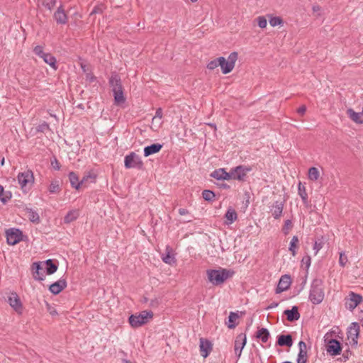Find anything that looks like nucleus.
Returning <instances> with one entry per match:
<instances>
[{
	"label": "nucleus",
	"instance_id": "nucleus-59",
	"mask_svg": "<svg viewBox=\"0 0 363 363\" xmlns=\"http://www.w3.org/2000/svg\"><path fill=\"white\" fill-rule=\"evenodd\" d=\"M178 212L181 216H184L189 213V211L186 208H179Z\"/></svg>",
	"mask_w": 363,
	"mask_h": 363
},
{
	"label": "nucleus",
	"instance_id": "nucleus-27",
	"mask_svg": "<svg viewBox=\"0 0 363 363\" xmlns=\"http://www.w3.org/2000/svg\"><path fill=\"white\" fill-rule=\"evenodd\" d=\"M298 193L301 198L303 204L306 206H308V194L306 192L305 186L303 185L301 182H299L298 184Z\"/></svg>",
	"mask_w": 363,
	"mask_h": 363
},
{
	"label": "nucleus",
	"instance_id": "nucleus-31",
	"mask_svg": "<svg viewBox=\"0 0 363 363\" xmlns=\"http://www.w3.org/2000/svg\"><path fill=\"white\" fill-rule=\"evenodd\" d=\"M41 58L55 70L57 69V66L56 65V58L50 53L45 52Z\"/></svg>",
	"mask_w": 363,
	"mask_h": 363
},
{
	"label": "nucleus",
	"instance_id": "nucleus-54",
	"mask_svg": "<svg viewBox=\"0 0 363 363\" xmlns=\"http://www.w3.org/2000/svg\"><path fill=\"white\" fill-rule=\"evenodd\" d=\"M159 118V119H161L162 118V109L161 108H158L157 110H156V113H155V116L153 117L152 118V121H154L155 120H156L157 118Z\"/></svg>",
	"mask_w": 363,
	"mask_h": 363
},
{
	"label": "nucleus",
	"instance_id": "nucleus-33",
	"mask_svg": "<svg viewBox=\"0 0 363 363\" xmlns=\"http://www.w3.org/2000/svg\"><path fill=\"white\" fill-rule=\"evenodd\" d=\"M298 238L296 235L293 236L290 241L289 250L291 252L293 256H295L297 253L296 249L298 248Z\"/></svg>",
	"mask_w": 363,
	"mask_h": 363
},
{
	"label": "nucleus",
	"instance_id": "nucleus-20",
	"mask_svg": "<svg viewBox=\"0 0 363 363\" xmlns=\"http://www.w3.org/2000/svg\"><path fill=\"white\" fill-rule=\"evenodd\" d=\"M67 287V281L64 279H60L55 283L50 285L49 290L50 291L57 295L60 294L63 289Z\"/></svg>",
	"mask_w": 363,
	"mask_h": 363
},
{
	"label": "nucleus",
	"instance_id": "nucleus-23",
	"mask_svg": "<svg viewBox=\"0 0 363 363\" xmlns=\"http://www.w3.org/2000/svg\"><path fill=\"white\" fill-rule=\"evenodd\" d=\"M33 277L36 280L43 281L45 279V272L40 263L35 262L33 264Z\"/></svg>",
	"mask_w": 363,
	"mask_h": 363
},
{
	"label": "nucleus",
	"instance_id": "nucleus-9",
	"mask_svg": "<svg viewBox=\"0 0 363 363\" xmlns=\"http://www.w3.org/2000/svg\"><path fill=\"white\" fill-rule=\"evenodd\" d=\"M252 167L250 166L239 165L230 169V174L232 179L238 181H244L247 172L252 171Z\"/></svg>",
	"mask_w": 363,
	"mask_h": 363
},
{
	"label": "nucleus",
	"instance_id": "nucleus-30",
	"mask_svg": "<svg viewBox=\"0 0 363 363\" xmlns=\"http://www.w3.org/2000/svg\"><path fill=\"white\" fill-rule=\"evenodd\" d=\"M69 179L70 182V184L72 187L74 188L75 189L78 190L79 189L81 186V183L79 179V177L77 174L74 172H70L69 174Z\"/></svg>",
	"mask_w": 363,
	"mask_h": 363
},
{
	"label": "nucleus",
	"instance_id": "nucleus-57",
	"mask_svg": "<svg viewBox=\"0 0 363 363\" xmlns=\"http://www.w3.org/2000/svg\"><path fill=\"white\" fill-rule=\"evenodd\" d=\"M306 107L304 105L300 106L297 110L298 113L300 115H303L306 113Z\"/></svg>",
	"mask_w": 363,
	"mask_h": 363
},
{
	"label": "nucleus",
	"instance_id": "nucleus-56",
	"mask_svg": "<svg viewBox=\"0 0 363 363\" xmlns=\"http://www.w3.org/2000/svg\"><path fill=\"white\" fill-rule=\"evenodd\" d=\"M299 351L307 352L306 351V344L303 341H300L298 343Z\"/></svg>",
	"mask_w": 363,
	"mask_h": 363
},
{
	"label": "nucleus",
	"instance_id": "nucleus-49",
	"mask_svg": "<svg viewBox=\"0 0 363 363\" xmlns=\"http://www.w3.org/2000/svg\"><path fill=\"white\" fill-rule=\"evenodd\" d=\"M258 26L261 28H264L267 26V19L264 16H259L257 18Z\"/></svg>",
	"mask_w": 363,
	"mask_h": 363
},
{
	"label": "nucleus",
	"instance_id": "nucleus-15",
	"mask_svg": "<svg viewBox=\"0 0 363 363\" xmlns=\"http://www.w3.org/2000/svg\"><path fill=\"white\" fill-rule=\"evenodd\" d=\"M199 350L201 355L206 358L213 350V345L208 339L201 337L199 340Z\"/></svg>",
	"mask_w": 363,
	"mask_h": 363
},
{
	"label": "nucleus",
	"instance_id": "nucleus-55",
	"mask_svg": "<svg viewBox=\"0 0 363 363\" xmlns=\"http://www.w3.org/2000/svg\"><path fill=\"white\" fill-rule=\"evenodd\" d=\"M102 13V8L101 6H95L93 10L91 11L90 15L96 14V13Z\"/></svg>",
	"mask_w": 363,
	"mask_h": 363
},
{
	"label": "nucleus",
	"instance_id": "nucleus-50",
	"mask_svg": "<svg viewBox=\"0 0 363 363\" xmlns=\"http://www.w3.org/2000/svg\"><path fill=\"white\" fill-rule=\"evenodd\" d=\"M347 262V257L345 255L344 252H340V258H339V263L342 267H345L346 263Z\"/></svg>",
	"mask_w": 363,
	"mask_h": 363
},
{
	"label": "nucleus",
	"instance_id": "nucleus-52",
	"mask_svg": "<svg viewBox=\"0 0 363 363\" xmlns=\"http://www.w3.org/2000/svg\"><path fill=\"white\" fill-rule=\"evenodd\" d=\"M52 167L55 170H60V164L58 160L55 157L52 160H51Z\"/></svg>",
	"mask_w": 363,
	"mask_h": 363
},
{
	"label": "nucleus",
	"instance_id": "nucleus-21",
	"mask_svg": "<svg viewBox=\"0 0 363 363\" xmlns=\"http://www.w3.org/2000/svg\"><path fill=\"white\" fill-rule=\"evenodd\" d=\"M211 176L217 180H230L232 179L230 171L227 172L223 168L216 169L211 174Z\"/></svg>",
	"mask_w": 363,
	"mask_h": 363
},
{
	"label": "nucleus",
	"instance_id": "nucleus-63",
	"mask_svg": "<svg viewBox=\"0 0 363 363\" xmlns=\"http://www.w3.org/2000/svg\"><path fill=\"white\" fill-rule=\"evenodd\" d=\"M220 186H221L222 188H223V189H229V188H230V186H229V185H228L227 184H222L220 185Z\"/></svg>",
	"mask_w": 363,
	"mask_h": 363
},
{
	"label": "nucleus",
	"instance_id": "nucleus-13",
	"mask_svg": "<svg viewBox=\"0 0 363 363\" xmlns=\"http://www.w3.org/2000/svg\"><path fill=\"white\" fill-rule=\"evenodd\" d=\"M341 343L336 339H330L327 342V352L331 356L340 354L342 352Z\"/></svg>",
	"mask_w": 363,
	"mask_h": 363
},
{
	"label": "nucleus",
	"instance_id": "nucleus-43",
	"mask_svg": "<svg viewBox=\"0 0 363 363\" xmlns=\"http://www.w3.org/2000/svg\"><path fill=\"white\" fill-rule=\"evenodd\" d=\"M4 189L2 185L0 184V201L3 203H6L8 200H9L11 197V194L8 192L6 194L5 196H4Z\"/></svg>",
	"mask_w": 363,
	"mask_h": 363
},
{
	"label": "nucleus",
	"instance_id": "nucleus-36",
	"mask_svg": "<svg viewBox=\"0 0 363 363\" xmlns=\"http://www.w3.org/2000/svg\"><path fill=\"white\" fill-rule=\"evenodd\" d=\"M49 191L51 194L59 193L61 190L60 182L58 180L52 181L49 186Z\"/></svg>",
	"mask_w": 363,
	"mask_h": 363
},
{
	"label": "nucleus",
	"instance_id": "nucleus-45",
	"mask_svg": "<svg viewBox=\"0 0 363 363\" xmlns=\"http://www.w3.org/2000/svg\"><path fill=\"white\" fill-rule=\"evenodd\" d=\"M324 245V242L323 239H318L315 241L314 245H313V250H315V254L316 255L318 251L323 248Z\"/></svg>",
	"mask_w": 363,
	"mask_h": 363
},
{
	"label": "nucleus",
	"instance_id": "nucleus-38",
	"mask_svg": "<svg viewBox=\"0 0 363 363\" xmlns=\"http://www.w3.org/2000/svg\"><path fill=\"white\" fill-rule=\"evenodd\" d=\"M202 196L205 201H213L215 199V194L211 190H203L202 192Z\"/></svg>",
	"mask_w": 363,
	"mask_h": 363
},
{
	"label": "nucleus",
	"instance_id": "nucleus-4",
	"mask_svg": "<svg viewBox=\"0 0 363 363\" xmlns=\"http://www.w3.org/2000/svg\"><path fill=\"white\" fill-rule=\"evenodd\" d=\"M153 318V313L151 311H143L139 313L132 314L129 318L130 325L137 328L147 323Z\"/></svg>",
	"mask_w": 363,
	"mask_h": 363
},
{
	"label": "nucleus",
	"instance_id": "nucleus-51",
	"mask_svg": "<svg viewBox=\"0 0 363 363\" xmlns=\"http://www.w3.org/2000/svg\"><path fill=\"white\" fill-rule=\"evenodd\" d=\"M30 219L32 222H39L40 220L38 214L34 211L30 212Z\"/></svg>",
	"mask_w": 363,
	"mask_h": 363
},
{
	"label": "nucleus",
	"instance_id": "nucleus-44",
	"mask_svg": "<svg viewBox=\"0 0 363 363\" xmlns=\"http://www.w3.org/2000/svg\"><path fill=\"white\" fill-rule=\"evenodd\" d=\"M352 355H353V352L350 349H347L344 351L342 357L340 358L339 360L341 362H345Z\"/></svg>",
	"mask_w": 363,
	"mask_h": 363
},
{
	"label": "nucleus",
	"instance_id": "nucleus-61",
	"mask_svg": "<svg viewBox=\"0 0 363 363\" xmlns=\"http://www.w3.org/2000/svg\"><path fill=\"white\" fill-rule=\"evenodd\" d=\"M88 178L85 177V175L83 177L82 179L80 181L81 186L83 185L84 183H86L88 181Z\"/></svg>",
	"mask_w": 363,
	"mask_h": 363
},
{
	"label": "nucleus",
	"instance_id": "nucleus-46",
	"mask_svg": "<svg viewBox=\"0 0 363 363\" xmlns=\"http://www.w3.org/2000/svg\"><path fill=\"white\" fill-rule=\"evenodd\" d=\"M307 352L299 351L298 354L297 363H306Z\"/></svg>",
	"mask_w": 363,
	"mask_h": 363
},
{
	"label": "nucleus",
	"instance_id": "nucleus-19",
	"mask_svg": "<svg viewBox=\"0 0 363 363\" xmlns=\"http://www.w3.org/2000/svg\"><path fill=\"white\" fill-rule=\"evenodd\" d=\"M172 252V248L169 245H167L165 252L161 255V258L164 263L169 265H173L176 263L177 259Z\"/></svg>",
	"mask_w": 363,
	"mask_h": 363
},
{
	"label": "nucleus",
	"instance_id": "nucleus-5",
	"mask_svg": "<svg viewBox=\"0 0 363 363\" xmlns=\"http://www.w3.org/2000/svg\"><path fill=\"white\" fill-rule=\"evenodd\" d=\"M237 60L238 52H231L227 60L224 57H219L218 64L222 72L225 74L230 73L233 69Z\"/></svg>",
	"mask_w": 363,
	"mask_h": 363
},
{
	"label": "nucleus",
	"instance_id": "nucleus-14",
	"mask_svg": "<svg viewBox=\"0 0 363 363\" xmlns=\"http://www.w3.org/2000/svg\"><path fill=\"white\" fill-rule=\"evenodd\" d=\"M8 302L11 308L18 314L23 313V305L19 296L15 292H12L8 297Z\"/></svg>",
	"mask_w": 363,
	"mask_h": 363
},
{
	"label": "nucleus",
	"instance_id": "nucleus-39",
	"mask_svg": "<svg viewBox=\"0 0 363 363\" xmlns=\"http://www.w3.org/2000/svg\"><path fill=\"white\" fill-rule=\"evenodd\" d=\"M293 228V223L292 220L290 219H288L285 220L284 224L282 228V232L284 235H288L289 233V231Z\"/></svg>",
	"mask_w": 363,
	"mask_h": 363
},
{
	"label": "nucleus",
	"instance_id": "nucleus-41",
	"mask_svg": "<svg viewBox=\"0 0 363 363\" xmlns=\"http://www.w3.org/2000/svg\"><path fill=\"white\" fill-rule=\"evenodd\" d=\"M35 130L37 133H45L46 131L50 130V129L49 124L47 122L44 121L42 123L39 124L35 128Z\"/></svg>",
	"mask_w": 363,
	"mask_h": 363
},
{
	"label": "nucleus",
	"instance_id": "nucleus-32",
	"mask_svg": "<svg viewBox=\"0 0 363 363\" xmlns=\"http://www.w3.org/2000/svg\"><path fill=\"white\" fill-rule=\"evenodd\" d=\"M79 213L77 210L69 211L65 216L64 221L65 223H69L75 220L79 217Z\"/></svg>",
	"mask_w": 363,
	"mask_h": 363
},
{
	"label": "nucleus",
	"instance_id": "nucleus-48",
	"mask_svg": "<svg viewBox=\"0 0 363 363\" xmlns=\"http://www.w3.org/2000/svg\"><path fill=\"white\" fill-rule=\"evenodd\" d=\"M34 53L40 57H42L45 55V52L43 51V48L40 45H37L33 49Z\"/></svg>",
	"mask_w": 363,
	"mask_h": 363
},
{
	"label": "nucleus",
	"instance_id": "nucleus-16",
	"mask_svg": "<svg viewBox=\"0 0 363 363\" xmlns=\"http://www.w3.org/2000/svg\"><path fill=\"white\" fill-rule=\"evenodd\" d=\"M53 18L57 24L65 25L67 23L68 17L62 4L58 6L54 13Z\"/></svg>",
	"mask_w": 363,
	"mask_h": 363
},
{
	"label": "nucleus",
	"instance_id": "nucleus-25",
	"mask_svg": "<svg viewBox=\"0 0 363 363\" xmlns=\"http://www.w3.org/2000/svg\"><path fill=\"white\" fill-rule=\"evenodd\" d=\"M277 344L279 346L291 347L293 345V339L291 335H280L278 336Z\"/></svg>",
	"mask_w": 363,
	"mask_h": 363
},
{
	"label": "nucleus",
	"instance_id": "nucleus-2",
	"mask_svg": "<svg viewBox=\"0 0 363 363\" xmlns=\"http://www.w3.org/2000/svg\"><path fill=\"white\" fill-rule=\"evenodd\" d=\"M208 279L215 286L220 285L228 278L233 277L234 272L227 269H208L206 272Z\"/></svg>",
	"mask_w": 363,
	"mask_h": 363
},
{
	"label": "nucleus",
	"instance_id": "nucleus-1",
	"mask_svg": "<svg viewBox=\"0 0 363 363\" xmlns=\"http://www.w3.org/2000/svg\"><path fill=\"white\" fill-rule=\"evenodd\" d=\"M324 297L323 281L321 279H313L311 285L309 300L312 303L318 305L323 301Z\"/></svg>",
	"mask_w": 363,
	"mask_h": 363
},
{
	"label": "nucleus",
	"instance_id": "nucleus-10",
	"mask_svg": "<svg viewBox=\"0 0 363 363\" xmlns=\"http://www.w3.org/2000/svg\"><path fill=\"white\" fill-rule=\"evenodd\" d=\"M7 243L10 245H14L23 239L22 231L17 228H11L6 231Z\"/></svg>",
	"mask_w": 363,
	"mask_h": 363
},
{
	"label": "nucleus",
	"instance_id": "nucleus-62",
	"mask_svg": "<svg viewBox=\"0 0 363 363\" xmlns=\"http://www.w3.org/2000/svg\"><path fill=\"white\" fill-rule=\"evenodd\" d=\"M320 7L319 6H313V11L314 12H317V11H320Z\"/></svg>",
	"mask_w": 363,
	"mask_h": 363
},
{
	"label": "nucleus",
	"instance_id": "nucleus-6",
	"mask_svg": "<svg viewBox=\"0 0 363 363\" xmlns=\"http://www.w3.org/2000/svg\"><path fill=\"white\" fill-rule=\"evenodd\" d=\"M124 166L126 169L135 168L138 169H142L143 167V162L139 155L134 152H132L125 157Z\"/></svg>",
	"mask_w": 363,
	"mask_h": 363
},
{
	"label": "nucleus",
	"instance_id": "nucleus-26",
	"mask_svg": "<svg viewBox=\"0 0 363 363\" xmlns=\"http://www.w3.org/2000/svg\"><path fill=\"white\" fill-rule=\"evenodd\" d=\"M347 114L349 118L357 123H363V113L355 112L352 108H348L347 110Z\"/></svg>",
	"mask_w": 363,
	"mask_h": 363
},
{
	"label": "nucleus",
	"instance_id": "nucleus-47",
	"mask_svg": "<svg viewBox=\"0 0 363 363\" xmlns=\"http://www.w3.org/2000/svg\"><path fill=\"white\" fill-rule=\"evenodd\" d=\"M218 66H219V64H218V58L209 62L207 65V68L210 70H213V69H216V67H218Z\"/></svg>",
	"mask_w": 363,
	"mask_h": 363
},
{
	"label": "nucleus",
	"instance_id": "nucleus-53",
	"mask_svg": "<svg viewBox=\"0 0 363 363\" xmlns=\"http://www.w3.org/2000/svg\"><path fill=\"white\" fill-rule=\"evenodd\" d=\"M301 262L306 265V268H309L311 266V259L309 256H305L303 257Z\"/></svg>",
	"mask_w": 363,
	"mask_h": 363
},
{
	"label": "nucleus",
	"instance_id": "nucleus-7",
	"mask_svg": "<svg viewBox=\"0 0 363 363\" xmlns=\"http://www.w3.org/2000/svg\"><path fill=\"white\" fill-rule=\"evenodd\" d=\"M359 328V325L357 322L352 323L347 328V336L352 347H356L358 344Z\"/></svg>",
	"mask_w": 363,
	"mask_h": 363
},
{
	"label": "nucleus",
	"instance_id": "nucleus-11",
	"mask_svg": "<svg viewBox=\"0 0 363 363\" xmlns=\"http://www.w3.org/2000/svg\"><path fill=\"white\" fill-rule=\"evenodd\" d=\"M18 181L21 189H25L27 186H31L34 182V176L31 170L28 169L23 172H20L18 175Z\"/></svg>",
	"mask_w": 363,
	"mask_h": 363
},
{
	"label": "nucleus",
	"instance_id": "nucleus-42",
	"mask_svg": "<svg viewBox=\"0 0 363 363\" xmlns=\"http://www.w3.org/2000/svg\"><path fill=\"white\" fill-rule=\"evenodd\" d=\"M284 21L279 16L272 17L269 19V24L271 26L274 27L279 25H283Z\"/></svg>",
	"mask_w": 363,
	"mask_h": 363
},
{
	"label": "nucleus",
	"instance_id": "nucleus-64",
	"mask_svg": "<svg viewBox=\"0 0 363 363\" xmlns=\"http://www.w3.org/2000/svg\"><path fill=\"white\" fill-rule=\"evenodd\" d=\"M123 363H135V362H133L130 360H128V359H123Z\"/></svg>",
	"mask_w": 363,
	"mask_h": 363
},
{
	"label": "nucleus",
	"instance_id": "nucleus-12",
	"mask_svg": "<svg viewBox=\"0 0 363 363\" xmlns=\"http://www.w3.org/2000/svg\"><path fill=\"white\" fill-rule=\"evenodd\" d=\"M247 343V336L245 333L238 335L235 340L234 350L235 354L239 359L241 356L242 351Z\"/></svg>",
	"mask_w": 363,
	"mask_h": 363
},
{
	"label": "nucleus",
	"instance_id": "nucleus-17",
	"mask_svg": "<svg viewBox=\"0 0 363 363\" xmlns=\"http://www.w3.org/2000/svg\"><path fill=\"white\" fill-rule=\"evenodd\" d=\"M291 281L289 275L285 274L281 276L275 290L276 294H280L287 290L290 287Z\"/></svg>",
	"mask_w": 363,
	"mask_h": 363
},
{
	"label": "nucleus",
	"instance_id": "nucleus-22",
	"mask_svg": "<svg viewBox=\"0 0 363 363\" xmlns=\"http://www.w3.org/2000/svg\"><path fill=\"white\" fill-rule=\"evenodd\" d=\"M284 314L286 315L287 320L290 322L298 320L301 316L298 313V308L296 306H293L290 310H285Z\"/></svg>",
	"mask_w": 363,
	"mask_h": 363
},
{
	"label": "nucleus",
	"instance_id": "nucleus-37",
	"mask_svg": "<svg viewBox=\"0 0 363 363\" xmlns=\"http://www.w3.org/2000/svg\"><path fill=\"white\" fill-rule=\"evenodd\" d=\"M319 171L316 167H311L308 169V178L312 181H316L319 178Z\"/></svg>",
	"mask_w": 363,
	"mask_h": 363
},
{
	"label": "nucleus",
	"instance_id": "nucleus-28",
	"mask_svg": "<svg viewBox=\"0 0 363 363\" xmlns=\"http://www.w3.org/2000/svg\"><path fill=\"white\" fill-rule=\"evenodd\" d=\"M256 337L260 339L264 343L267 342L270 337V333L267 328L259 329L256 333Z\"/></svg>",
	"mask_w": 363,
	"mask_h": 363
},
{
	"label": "nucleus",
	"instance_id": "nucleus-29",
	"mask_svg": "<svg viewBox=\"0 0 363 363\" xmlns=\"http://www.w3.org/2000/svg\"><path fill=\"white\" fill-rule=\"evenodd\" d=\"M225 218L227 220L225 223L230 225L237 220L238 215L234 209L229 208L225 213Z\"/></svg>",
	"mask_w": 363,
	"mask_h": 363
},
{
	"label": "nucleus",
	"instance_id": "nucleus-24",
	"mask_svg": "<svg viewBox=\"0 0 363 363\" xmlns=\"http://www.w3.org/2000/svg\"><path fill=\"white\" fill-rule=\"evenodd\" d=\"M162 145L160 143H154L150 145L146 146L144 148V156L148 157L151 155L159 152L162 148Z\"/></svg>",
	"mask_w": 363,
	"mask_h": 363
},
{
	"label": "nucleus",
	"instance_id": "nucleus-58",
	"mask_svg": "<svg viewBox=\"0 0 363 363\" xmlns=\"http://www.w3.org/2000/svg\"><path fill=\"white\" fill-rule=\"evenodd\" d=\"M85 177H86L88 178V179H92L91 182H94L96 177V175L94 174V173H92V172H89L87 174L85 175Z\"/></svg>",
	"mask_w": 363,
	"mask_h": 363
},
{
	"label": "nucleus",
	"instance_id": "nucleus-8",
	"mask_svg": "<svg viewBox=\"0 0 363 363\" xmlns=\"http://www.w3.org/2000/svg\"><path fill=\"white\" fill-rule=\"evenodd\" d=\"M362 301L363 297L360 294L351 291L345 298V308L352 311Z\"/></svg>",
	"mask_w": 363,
	"mask_h": 363
},
{
	"label": "nucleus",
	"instance_id": "nucleus-18",
	"mask_svg": "<svg viewBox=\"0 0 363 363\" xmlns=\"http://www.w3.org/2000/svg\"><path fill=\"white\" fill-rule=\"evenodd\" d=\"M284 206V201H277L270 207V211L273 218L276 220L279 219L282 215Z\"/></svg>",
	"mask_w": 363,
	"mask_h": 363
},
{
	"label": "nucleus",
	"instance_id": "nucleus-40",
	"mask_svg": "<svg viewBox=\"0 0 363 363\" xmlns=\"http://www.w3.org/2000/svg\"><path fill=\"white\" fill-rule=\"evenodd\" d=\"M42 5L49 11L53 9L56 4V0H40Z\"/></svg>",
	"mask_w": 363,
	"mask_h": 363
},
{
	"label": "nucleus",
	"instance_id": "nucleus-34",
	"mask_svg": "<svg viewBox=\"0 0 363 363\" xmlns=\"http://www.w3.org/2000/svg\"><path fill=\"white\" fill-rule=\"evenodd\" d=\"M238 318H239V315L237 313L230 312L229 314V316H228V328H230V329L235 328L236 327V325H238L237 323H235V321Z\"/></svg>",
	"mask_w": 363,
	"mask_h": 363
},
{
	"label": "nucleus",
	"instance_id": "nucleus-60",
	"mask_svg": "<svg viewBox=\"0 0 363 363\" xmlns=\"http://www.w3.org/2000/svg\"><path fill=\"white\" fill-rule=\"evenodd\" d=\"M279 305V303L277 302H272L267 307V310H269V309H272V308H276Z\"/></svg>",
	"mask_w": 363,
	"mask_h": 363
},
{
	"label": "nucleus",
	"instance_id": "nucleus-3",
	"mask_svg": "<svg viewBox=\"0 0 363 363\" xmlns=\"http://www.w3.org/2000/svg\"><path fill=\"white\" fill-rule=\"evenodd\" d=\"M109 84L112 88L115 104L116 105L123 104L125 101V98L119 76L117 74L112 75L109 79Z\"/></svg>",
	"mask_w": 363,
	"mask_h": 363
},
{
	"label": "nucleus",
	"instance_id": "nucleus-35",
	"mask_svg": "<svg viewBox=\"0 0 363 363\" xmlns=\"http://www.w3.org/2000/svg\"><path fill=\"white\" fill-rule=\"evenodd\" d=\"M46 264V273L48 274H52L57 270V265L55 264L52 259H48Z\"/></svg>",
	"mask_w": 363,
	"mask_h": 363
}]
</instances>
